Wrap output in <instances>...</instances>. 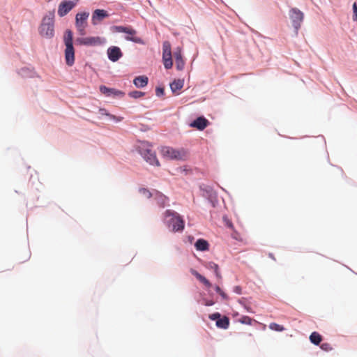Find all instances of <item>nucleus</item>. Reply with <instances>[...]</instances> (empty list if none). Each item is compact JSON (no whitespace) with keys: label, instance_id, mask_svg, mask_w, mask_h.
Instances as JSON below:
<instances>
[{"label":"nucleus","instance_id":"14","mask_svg":"<svg viewBox=\"0 0 357 357\" xmlns=\"http://www.w3.org/2000/svg\"><path fill=\"white\" fill-rule=\"evenodd\" d=\"M107 17H108L107 11L105 10L96 9L94 10L92 15V24L96 25L98 22H101L104 18Z\"/></svg>","mask_w":357,"mask_h":357},{"label":"nucleus","instance_id":"9","mask_svg":"<svg viewBox=\"0 0 357 357\" xmlns=\"http://www.w3.org/2000/svg\"><path fill=\"white\" fill-rule=\"evenodd\" d=\"M162 61L166 69H170L172 68L173 61L172 47L169 41H165L162 44Z\"/></svg>","mask_w":357,"mask_h":357},{"label":"nucleus","instance_id":"32","mask_svg":"<svg viewBox=\"0 0 357 357\" xmlns=\"http://www.w3.org/2000/svg\"><path fill=\"white\" fill-rule=\"evenodd\" d=\"M234 291L237 294H242V289L240 286H235L234 287Z\"/></svg>","mask_w":357,"mask_h":357},{"label":"nucleus","instance_id":"38","mask_svg":"<svg viewBox=\"0 0 357 357\" xmlns=\"http://www.w3.org/2000/svg\"><path fill=\"white\" fill-rule=\"evenodd\" d=\"M227 227H229V228H233V225H232V223H231V222H228L227 223Z\"/></svg>","mask_w":357,"mask_h":357},{"label":"nucleus","instance_id":"8","mask_svg":"<svg viewBox=\"0 0 357 357\" xmlns=\"http://www.w3.org/2000/svg\"><path fill=\"white\" fill-rule=\"evenodd\" d=\"M114 32L125 33L128 34L126 36L127 40L132 41L137 43H141L142 40L140 38L136 37V30L132 29L131 26H114L112 28Z\"/></svg>","mask_w":357,"mask_h":357},{"label":"nucleus","instance_id":"2","mask_svg":"<svg viewBox=\"0 0 357 357\" xmlns=\"http://www.w3.org/2000/svg\"><path fill=\"white\" fill-rule=\"evenodd\" d=\"M164 216L165 222L168 227H172V231H181L183 230L184 221L178 213L172 210H167Z\"/></svg>","mask_w":357,"mask_h":357},{"label":"nucleus","instance_id":"34","mask_svg":"<svg viewBox=\"0 0 357 357\" xmlns=\"http://www.w3.org/2000/svg\"><path fill=\"white\" fill-rule=\"evenodd\" d=\"M164 93V89L161 88H157L156 89V95L158 96H162Z\"/></svg>","mask_w":357,"mask_h":357},{"label":"nucleus","instance_id":"33","mask_svg":"<svg viewBox=\"0 0 357 357\" xmlns=\"http://www.w3.org/2000/svg\"><path fill=\"white\" fill-rule=\"evenodd\" d=\"M100 112L102 115H107V116H110L111 118H113V119L115 118L114 116L107 114V112H106V109H100Z\"/></svg>","mask_w":357,"mask_h":357},{"label":"nucleus","instance_id":"36","mask_svg":"<svg viewBox=\"0 0 357 357\" xmlns=\"http://www.w3.org/2000/svg\"><path fill=\"white\" fill-rule=\"evenodd\" d=\"M214 301H213L212 300H206L205 301V305L206 306H211V305H214Z\"/></svg>","mask_w":357,"mask_h":357},{"label":"nucleus","instance_id":"24","mask_svg":"<svg viewBox=\"0 0 357 357\" xmlns=\"http://www.w3.org/2000/svg\"><path fill=\"white\" fill-rule=\"evenodd\" d=\"M206 267L209 269L213 270L215 273V275L218 278H221V275L219 271V266L217 264H215V262H213V261H209L206 264Z\"/></svg>","mask_w":357,"mask_h":357},{"label":"nucleus","instance_id":"21","mask_svg":"<svg viewBox=\"0 0 357 357\" xmlns=\"http://www.w3.org/2000/svg\"><path fill=\"white\" fill-rule=\"evenodd\" d=\"M195 246L197 250L206 251L208 250V243L204 239H198L195 244Z\"/></svg>","mask_w":357,"mask_h":357},{"label":"nucleus","instance_id":"7","mask_svg":"<svg viewBox=\"0 0 357 357\" xmlns=\"http://www.w3.org/2000/svg\"><path fill=\"white\" fill-rule=\"evenodd\" d=\"M75 42L79 45L100 46L106 43V40L100 36H88L79 37Z\"/></svg>","mask_w":357,"mask_h":357},{"label":"nucleus","instance_id":"27","mask_svg":"<svg viewBox=\"0 0 357 357\" xmlns=\"http://www.w3.org/2000/svg\"><path fill=\"white\" fill-rule=\"evenodd\" d=\"M139 192L146 198H150L152 197V193L146 188H140Z\"/></svg>","mask_w":357,"mask_h":357},{"label":"nucleus","instance_id":"23","mask_svg":"<svg viewBox=\"0 0 357 357\" xmlns=\"http://www.w3.org/2000/svg\"><path fill=\"white\" fill-rule=\"evenodd\" d=\"M229 321L227 317H224L222 319H219L216 321V326L219 328L226 329L229 327Z\"/></svg>","mask_w":357,"mask_h":357},{"label":"nucleus","instance_id":"17","mask_svg":"<svg viewBox=\"0 0 357 357\" xmlns=\"http://www.w3.org/2000/svg\"><path fill=\"white\" fill-rule=\"evenodd\" d=\"M155 199L158 206L161 208L165 207L169 201V199L166 196L159 192H157L155 195Z\"/></svg>","mask_w":357,"mask_h":357},{"label":"nucleus","instance_id":"29","mask_svg":"<svg viewBox=\"0 0 357 357\" xmlns=\"http://www.w3.org/2000/svg\"><path fill=\"white\" fill-rule=\"evenodd\" d=\"M321 349L326 351H329L332 350V347L329 343H323L320 346Z\"/></svg>","mask_w":357,"mask_h":357},{"label":"nucleus","instance_id":"39","mask_svg":"<svg viewBox=\"0 0 357 357\" xmlns=\"http://www.w3.org/2000/svg\"><path fill=\"white\" fill-rule=\"evenodd\" d=\"M245 308L246 309L247 311L251 312L250 307H247L246 305H245Z\"/></svg>","mask_w":357,"mask_h":357},{"label":"nucleus","instance_id":"35","mask_svg":"<svg viewBox=\"0 0 357 357\" xmlns=\"http://www.w3.org/2000/svg\"><path fill=\"white\" fill-rule=\"evenodd\" d=\"M219 294L222 298V299H224V300H228L229 299L228 296L222 290V291L220 293H219Z\"/></svg>","mask_w":357,"mask_h":357},{"label":"nucleus","instance_id":"19","mask_svg":"<svg viewBox=\"0 0 357 357\" xmlns=\"http://www.w3.org/2000/svg\"><path fill=\"white\" fill-rule=\"evenodd\" d=\"M190 273L202 283H203L206 287H211V283L203 275L199 274L197 271L195 269H190Z\"/></svg>","mask_w":357,"mask_h":357},{"label":"nucleus","instance_id":"15","mask_svg":"<svg viewBox=\"0 0 357 357\" xmlns=\"http://www.w3.org/2000/svg\"><path fill=\"white\" fill-rule=\"evenodd\" d=\"M208 125V121L203 116L198 117L190 124L191 127L196 128L199 130H203Z\"/></svg>","mask_w":357,"mask_h":357},{"label":"nucleus","instance_id":"4","mask_svg":"<svg viewBox=\"0 0 357 357\" xmlns=\"http://www.w3.org/2000/svg\"><path fill=\"white\" fill-rule=\"evenodd\" d=\"M161 155L168 160H185L187 152L183 149H176L170 146H164L160 151Z\"/></svg>","mask_w":357,"mask_h":357},{"label":"nucleus","instance_id":"31","mask_svg":"<svg viewBox=\"0 0 357 357\" xmlns=\"http://www.w3.org/2000/svg\"><path fill=\"white\" fill-rule=\"evenodd\" d=\"M353 10H354V20H357V5L356 3L353 4Z\"/></svg>","mask_w":357,"mask_h":357},{"label":"nucleus","instance_id":"22","mask_svg":"<svg viewBox=\"0 0 357 357\" xmlns=\"http://www.w3.org/2000/svg\"><path fill=\"white\" fill-rule=\"evenodd\" d=\"M310 340L312 344L319 345L322 340V337L317 332H313L310 335Z\"/></svg>","mask_w":357,"mask_h":357},{"label":"nucleus","instance_id":"37","mask_svg":"<svg viewBox=\"0 0 357 357\" xmlns=\"http://www.w3.org/2000/svg\"><path fill=\"white\" fill-rule=\"evenodd\" d=\"M215 291L218 294L220 293L222 291V289L220 288V287L216 286L215 287Z\"/></svg>","mask_w":357,"mask_h":357},{"label":"nucleus","instance_id":"11","mask_svg":"<svg viewBox=\"0 0 357 357\" xmlns=\"http://www.w3.org/2000/svg\"><path fill=\"white\" fill-rule=\"evenodd\" d=\"M290 18L292 21L293 26L298 30L303 20V13L297 8H292L290 10Z\"/></svg>","mask_w":357,"mask_h":357},{"label":"nucleus","instance_id":"5","mask_svg":"<svg viewBox=\"0 0 357 357\" xmlns=\"http://www.w3.org/2000/svg\"><path fill=\"white\" fill-rule=\"evenodd\" d=\"M139 153L150 165H160L155 153L148 144H142V146H139Z\"/></svg>","mask_w":357,"mask_h":357},{"label":"nucleus","instance_id":"18","mask_svg":"<svg viewBox=\"0 0 357 357\" xmlns=\"http://www.w3.org/2000/svg\"><path fill=\"white\" fill-rule=\"evenodd\" d=\"M148 80L146 76H138L134 79L133 83L137 88H142L147 85Z\"/></svg>","mask_w":357,"mask_h":357},{"label":"nucleus","instance_id":"25","mask_svg":"<svg viewBox=\"0 0 357 357\" xmlns=\"http://www.w3.org/2000/svg\"><path fill=\"white\" fill-rule=\"evenodd\" d=\"M269 328L271 330L278 331V332L283 331L285 329L284 328V326H282V325L274 323V322L273 323H271L269 324Z\"/></svg>","mask_w":357,"mask_h":357},{"label":"nucleus","instance_id":"40","mask_svg":"<svg viewBox=\"0 0 357 357\" xmlns=\"http://www.w3.org/2000/svg\"><path fill=\"white\" fill-rule=\"evenodd\" d=\"M270 257H271L272 259H273L274 260L275 259V257H274L273 256H272V255H271V254H270Z\"/></svg>","mask_w":357,"mask_h":357},{"label":"nucleus","instance_id":"13","mask_svg":"<svg viewBox=\"0 0 357 357\" xmlns=\"http://www.w3.org/2000/svg\"><path fill=\"white\" fill-rule=\"evenodd\" d=\"M174 57L176 62V68L182 70L185 66V61L182 56L181 48L177 47L174 52Z\"/></svg>","mask_w":357,"mask_h":357},{"label":"nucleus","instance_id":"16","mask_svg":"<svg viewBox=\"0 0 357 357\" xmlns=\"http://www.w3.org/2000/svg\"><path fill=\"white\" fill-rule=\"evenodd\" d=\"M100 91L107 96H123L124 93L113 88H108L105 86H100Z\"/></svg>","mask_w":357,"mask_h":357},{"label":"nucleus","instance_id":"12","mask_svg":"<svg viewBox=\"0 0 357 357\" xmlns=\"http://www.w3.org/2000/svg\"><path fill=\"white\" fill-rule=\"evenodd\" d=\"M107 56L110 61L116 62L123 56V54L119 47L112 46L108 48Z\"/></svg>","mask_w":357,"mask_h":357},{"label":"nucleus","instance_id":"10","mask_svg":"<svg viewBox=\"0 0 357 357\" xmlns=\"http://www.w3.org/2000/svg\"><path fill=\"white\" fill-rule=\"evenodd\" d=\"M79 0L63 1L58 8V15L60 17L66 15L74 7L77 6Z\"/></svg>","mask_w":357,"mask_h":357},{"label":"nucleus","instance_id":"20","mask_svg":"<svg viewBox=\"0 0 357 357\" xmlns=\"http://www.w3.org/2000/svg\"><path fill=\"white\" fill-rule=\"evenodd\" d=\"M184 84L183 79H176L170 84V88L174 93H178V91L181 90Z\"/></svg>","mask_w":357,"mask_h":357},{"label":"nucleus","instance_id":"3","mask_svg":"<svg viewBox=\"0 0 357 357\" xmlns=\"http://www.w3.org/2000/svg\"><path fill=\"white\" fill-rule=\"evenodd\" d=\"M54 12H50L48 15L43 18L40 26H39V33L43 37L52 38L54 35Z\"/></svg>","mask_w":357,"mask_h":357},{"label":"nucleus","instance_id":"6","mask_svg":"<svg viewBox=\"0 0 357 357\" xmlns=\"http://www.w3.org/2000/svg\"><path fill=\"white\" fill-rule=\"evenodd\" d=\"M89 16V12L79 13L75 15V26L78 33L82 36L86 35V28L88 25L87 20Z\"/></svg>","mask_w":357,"mask_h":357},{"label":"nucleus","instance_id":"1","mask_svg":"<svg viewBox=\"0 0 357 357\" xmlns=\"http://www.w3.org/2000/svg\"><path fill=\"white\" fill-rule=\"evenodd\" d=\"M63 43L66 46L65 59L66 64L72 66L75 63V49L73 47V33L70 29H67L65 31Z\"/></svg>","mask_w":357,"mask_h":357},{"label":"nucleus","instance_id":"28","mask_svg":"<svg viewBox=\"0 0 357 357\" xmlns=\"http://www.w3.org/2000/svg\"><path fill=\"white\" fill-rule=\"evenodd\" d=\"M144 93L139 91H134L129 93V96L133 98H139L144 96Z\"/></svg>","mask_w":357,"mask_h":357},{"label":"nucleus","instance_id":"26","mask_svg":"<svg viewBox=\"0 0 357 357\" xmlns=\"http://www.w3.org/2000/svg\"><path fill=\"white\" fill-rule=\"evenodd\" d=\"M239 321L242 324L252 325L254 320L248 316H243Z\"/></svg>","mask_w":357,"mask_h":357},{"label":"nucleus","instance_id":"30","mask_svg":"<svg viewBox=\"0 0 357 357\" xmlns=\"http://www.w3.org/2000/svg\"><path fill=\"white\" fill-rule=\"evenodd\" d=\"M209 319L211 320H218L220 317V314L215 312L209 315Z\"/></svg>","mask_w":357,"mask_h":357}]
</instances>
